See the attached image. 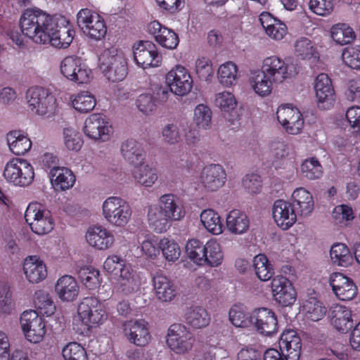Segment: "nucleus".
Here are the masks:
<instances>
[{
	"label": "nucleus",
	"mask_w": 360,
	"mask_h": 360,
	"mask_svg": "<svg viewBox=\"0 0 360 360\" xmlns=\"http://www.w3.org/2000/svg\"><path fill=\"white\" fill-rule=\"evenodd\" d=\"M279 348L288 360H299L301 355L302 340L292 329L285 330L279 340Z\"/></svg>",
	"instance_id": "27"
},
{
	"label": "nucleus",
	"mask_w": 360,
	"mask_h": 360,
	"mask_svg": "<svg viewBox=\"0 0 360 360\" xmlns=\"http://www.w3.org/2000/svg\"><path fill=\"white\" fill-rule=\"evenodd\" d=\"M147 30L160 46L167 49H175L179 43L178 34L157 20L150 22L148 25Z\"/></svg>",
	"instance_id": "24"
},
{
	"label": "nucleus",
	"mask_w": 360,
	"mask_h": 360,
	"mask_svg": "<svg viewBox=\"0 0 360 360\" xmlns=\"http://www.w3.org/2000/svg\"><path fill=\"white\" fill-rule=\"evenodd\" d=\"M83 131L88 138L98 142L109 141L113 133L111 124L101 114H92L86 118Z\"/></svg>",
	"instance_id": "13"
},
{
	"label": "nucleus",
	"mask_w": 360,
	"mask_h": 360,
	"mask_svg": "<svg viewBox=\"0 0 360 360\" xmlns=\"http://www.w3.org/2000/svg\"><path fill=\"white\" fill-rule=\"evenodd\" d=\"M166 83L171 93L184 96L192 89L193 79L189 71L181 65L174 66L166 75Z\"/></svg>",
	"instance_id": "14"
},
{
	"label": "nucleus",
	"mask_w": 360,
	"mask_h": 360,
	"mask_svg": "<svg viewBox=\"0 0 360 360\" xmlns=\"http://www.w3.org/2000/svg\"><path fill=\"white\" fill-rule=\"evenodd\" d=\"M195 72L200 79L210 81L214 75L212 61L205 56L198 57L195 63Z\"/></svg>",
	"instance_id": "62"
},
{
	"label": "nucleus",
	"mask_w": 360,
	"mask_h": 360,
	"mask_svg": "<svg viewBox=\"0 0 360 360\" xmlns=\"http://www.w3.org/2000/svg\"><path fill=\"white\" fill-rule=\"evenodd\" d=\"M156 297L162 302H169L176 296V287L172 280L162 273H156L152 278Z\"/></svg>",
	"instance_id": "33"
},
{
	"label": "nucleus",
	"mask_w": 360,
	"mask_h": 360,
	"mask_svg": "<svg viewBox=\"0 0 360 360\" xmlns=\"http://www.w3.org/2000/svg\"><path fill=\"white\" fill-rule=\"evenodd\" d=\"M217 77L219 83L224 87L236 85L239 78L238 65L233 61L222 63L218 68Z\"/></svg>",
	"instance_id": "44"
},
{
	"label": "nucleus",
	"mask_w": 360,
	"mask_h": 360,
	"mask_svg": "<svg viewBox=\"0 0 360 360\" xmlns=\"http://www.w3.org/2000/svg\"><path fill=\"white\" fill-rule=\"evenodd\" d=\"M330 35L333 41L340 45L349 44L355 38L353 29L345 23H338L332 26Z\"/></svg>",
	"instance_id": "52"
},
{
	"label": "nucleus",
	"mask_w": 360,
	"mask_h": 360,
	"mask_svg": "<svg viewBox=\"0 0 360 360\" xmlns=\"http://www.w3.org/2000/svg\"><path fill=\"white\" fill-rule=\"evenodd\" d=\"M121 153L124 160L134 167L145 162L146 153L142 143L135 139L124 141L121 146Z\"/></svg>",
	"instance_id": "38"
},
{
	"label": "nucleus",
	"mask_w": 360,
	"mask_h": 360,
	"mask_svg": "<svg viewBox=\"0 0 360 360\" xmlns=\"http://www.w3.org/2000/svg\"><path fill=\"white\" fill-rule=\"evenodd\" d=\"M271 291L275 300L283 307L292 305L297 293L292 283L283 276H276L271 282Z\"/></svg>",
	"instance_id": "21"
},
{
	"label": "nucleus",
	"mask_w": 360,
	"mask_h": 360,
	"mask_svg": "<svg viewBox=\"0 0 360 360\" xmlns=\"http://www.w3.org/2000/svg\"><path fill=\"white\" fill-rule=\"evenodd\" d=\"M329 283L335 296L341 300H351L357 294V288L353 281L342 274H332Z\"/></svg>",
	"instance_id": "26"
},
{
	"label": "nucleus",
	"mask_w": 360,
	"mask_h": 360,
	"mask_svg": "<svg viewBox=\"0 0 360 360\" xmlns=\"http://www.w3.org/2000/svg\"><path fill=\"white\" fill-rule=\"evenodd\" d=\"M20 324L29 342L38 343L43 340L46 333L45 323L36 311H24L20 316Z\"/></svg>",
	"instance_id": "15"
},
{
	"label": "nucleus",
	"mask_w": 360,
	"mask_h": 360,
	"mask_svg": "<svg viewBox=\"0 0 360 360\" xmlns=\"http://www.w3.org/2000/svg\"><path fill=\"white\" fill-rule=\"evenodd\" d=\"M250 224L247 214L239 210L230 211L226 217V228L233 235L240 236L245 233L249 230Z\"/></svg>",
	"instance_id": "39"
},
{
	"label": "nucleus",
	"mask_w": 360,
	"mask_h": 360,
	"mask_svg": "<svg viewBox=\"0 0 360 360\" xmlns=\"http://www.w3.org/2000/svg\"><path fill=\"white\" fill-rule=\"evenodd\" d=\"M147 221L149 227L156 233H164L169 227V219L164 211L157 204L148 206L147 210Z\"/></svg>",
	"instance_id": "40"
},
{
	"label": "nucleus",
	"mask_w": 360,
	"mask_h": 360,
	"mask_svg": "<svg viewBox=\"0 0 360 360\" xmlns=\"http://www.w3.org/2000/svg\"><path fill=\"white\" fill-rule=\"evenodd\" d=\"M134 58L136 64L143 69L159 67L162 56L155 45L149 41H140L133 46Z\"/></svg>",
	"instance_id": "16"
},
{
	"label": "nucleus",
	"mask_w": 360,
	"mask_h": 360,
	"mask_svg": "<svg viewBox=\"0 0 360 360\" xmlns=\"http://www.w3.org/2000/svg\"><path fill=\"white\" fill-rule=\"evenodd\" d=\"M229 319L234 326L238 328H246L251 323L250 315H248L245 307L242 304H234L231 307L229 311Z\"/></svg>",
	"instance_id": "55"
},
{
	"label": "nucleus",
	"mask_w": 360,
	"mask_h": 360,
	"mask_svg": "<svg viewBox=\"0 0 360 360\" xmlns=\"http://www.w3.org/2000/svg\"><path fill=\"white\" fill-rule=\"evenodd\" d=\"M194 338L191 331L182 324L172 325L167 332V344L176 354L188 353L193 345Z\"/></svg>",
	"instance_id": "11"
},
{
	"label": "nucleus",
	"mask_w": 360,
	"mask_h": 360,
	"mask_svg": "<svg viewBox=\"0 0 360 360\" xmlns=\"http://www.w3.org/2000/svg\"><path fill=\"white\" fill-rule=\"evenodd\" d=\"M63 143L69 150L78 151L83 145V141L79 133L72 127L63 130Z\"/></svg>",
	"instance_id": "63"
},
{
	"label": "nucleus",
	"mask_w": 360,
	"mask_h": 360,
	"mask_svg": "<svg viewBox=\"0 0 360 360\" xmlns=\"http://www.w3.org/2000/svg\"><path fill=\"white\" fill-rule=\"evenodd\" d=\"M223 259L224 252L221 245L215 238L208 240L206 242L202 266L207 265L212 267H217L222 263Z\"/></svg>",
	"instance_id": "46"
},
{
	"label": "nucleus",
	"mask_w": 360,
	"mask_h": 360,
	"mask_svg": "<svg viewBox=\"0 0 360 360\" xmlns=\"http://www.w3.org/2000/svg\"><path fill=\"white\" fill-rule=\"evenodd\" d=\"M19 25L25 36L35 43L45 44L50 40L54 18L38 8H27L21 15Z\"/></svg>",
	"instance_id": "1"
},
{
	"label": "nucleus",
	"mask_w": 360,
	"mask_h": 360,
	"mask_svg": "<svg viewBox=\"0 0 360 360\" xmlns=\"http://www.w3.org/2000/svg\"><path fill=\"white\" fill-rule=\"evenodd\" d=\"M250 89L258 96H269L276 84L262 69L250 70L248 79Z\"/></svg>",
	"instance_id": "28"
},
{
	"label": "nucleus",
	"mask_w": 360,
	"mask_h": 360,
	"mask_svg": "<svg viewBox=\"0 0 360 360\" xmlns=\"http://www.w3.org/2000/svg\"><path fill=\"white\" fill-rule=\"evenodd\" d=\"M25 218L32 231L39 236L49 233L55 226L51 212L37 202H32L28 205Z\"/></svg>",
	"instance_id": "7"
},
{
	"label": "nucleus",
	"mask_w": 360,
	"mask_h": 360,
	"mask_svg": "<svg viewBox=\"0 0 360 360\" xmlns=\"http://www.w3.org/2000/svg\"><path fill=\"white\" fill-rule=\"evenodd\" d=\"M251 324L260 334L270 336L278 330V320L275 313L270 309H255L250 315Z\"/></svg>",
	"instance_id": "17"
},
{
	"label": "nucleus",
	"mask_w": 360,
	"mask_h": 360,
	"mask_svg": "<svg viewBox=\"0 0 360 360\" xmlns=\"http://www.w3.org/2000/svg\"><path fill=\"white\" fill-rule=\"evenodd\" d=\"M103 269L118 281L120 288L124 294L138 291L145 282V278L132 268L131 264L117 255H110L105 259Z\"/></svg>",
	"instance_id": "2"
},
{
	"label": "nucleus",
	"mask_w": 360,
	"mask_h": 360,
	"mask_svg": "<svg viewBox=\"0 0 360 360\" xmlns=\"http://www.w3.org/2000/svg\"><path fill=\"white\" fill-rule=\"evenodd\" d=\"M158 245L167 262H174L179 259L181 253V248L174 240L163 238L158 243Z\"/></svg>",
	"instance_id": "57"
},
{
	"label": "nucleus",
	"mask_w": 360,
	"mask_h": 360,
	"mask_svg": "<svg viewBox=\"0 0 360 360\" xmlns=\"http://www.w3.org/2000/svg\"><path fill=\"white\" fill-rule=\"evenodd\" d=\"M60 72L65 79L77 84H86L94 79L92 70L77 56L64 58L60 63Z\"/></svg>",
	"instance_id": "8"
},
{
	"label": "nucleus",
	"mask_w": 360,
	"mask_h": 360,
	"mask_svg": "<svg viewBox=\"0 0 360 360\" xmlns=\"http://www.w3.org/2000/svg\"><path fill=\"white\" fill-rule=\"evenodd\" d=\"M101 214L110 226L122 229L130 222L132 209L129 203L122 198L110 196L102 202Z\"/></svg>",
	"instance_id": "5"
},
{
	"label": "nucleus",
	"mask_w": 360,
	"mask_h": 360,
	"mask_svg": "<svg viewBox=\"0 0 360 360\" xmlns=\"http://www.w3.org/2000/svg\"><path fill=\"white\" fill-rule=\"evenodd\" d=\"M99 68L109 81H123L128 74L127 56L121 49L115 47L105 49L99 56Z\"/></svg>",
	"instance_id": "4"
},
{
	"label": "nucleus",
	"mask_w": 360,
	"mask_h": 360,
	"mask_svg": "<svg viewBox=\"0 0 360 360\" xmlns=\"http://www.w3.org/2000/svg\"><path fill=\"white\" fill-rule=\"evenodd\" d=\"M23 271L26 279L31 283H38L44 280L48 274L44 262L37 255L28 256L23 263Z\"/></svg>",
	"instance_id": "30"
},
{
	"label": "nucleus",
	"mask_w": 360,
	"mask_h": 360,
	"mask_svg": "<svg viewBox=\"0 0 360 360\" xmlns=\"http://www.w3.org/2000/svg\"><path fill=\"white\" fill-rule=\"evenodd\" d=\"M181 126L176 123L165 124L161 131L162 141L169 145H175L181 140Z\"/></svg>",
	"instance_id": "64"
},
{
	"label": "nucleus",
	"mask_w": 360,
	"mask_h": 360,
	"mask_svg": "<svg viewBox=\"0 0 360 360\" xmlns=\"http://www.w3.org/2000/svg\"><path fill=\"white\" fill-rule=\"evenodd\" d=\"M314 89L318 107L323 110L330 108L335 103V91L329 77L319 74L315 79Z\"/></svg>",
	"instance_id": "19"
},
{
	"label": "nucleus",
	"mask_w": 360,
	"mask_h": 360,
	"mask_svg": "<svg viewBox=\"0 0 360 360\" xmlns=\"http://www.w3.org/2000/svg\"><path fill=\"white\" fill-rule=\"evenodd\" d=\"M35 306L40 314L46 316H51L56 311V305L49 295L43 291L35 294Z\"/></svg>",
	"instance_id": "59"
},
{
	"label": "nucleus",
	"mask_w": 360,
	"mask_h": 360,
	"mask_svg": "<svg viewBox=\"0 0 360 360\" xmlns=\"http://www.w3.org/2000/svg\"><path fill=\"white\" fill-rule=\"evenodd\" d=\"M51 184L56 191H65L72 188L76 177L72 170L65 167L53 168L49 172Z\"/></svg>",
	"instance_id": "34"
},
{
	"label": "nucleus",
	"mask_w": 360,
	"mask_h": 360,
	"mask_svg": "<svg viewBox=\"0 0 360 360\" xmlns=\"http://www.w3.org/2000/svg\"><path fill=\"white\" fill-rule=\"evenodd\" d=\"M55 292L63 302L75 300L79 292V286L74 277L64 275L60 277L55 284Z\"/></svg>",
	"instance_id": "31"
},
{
	"label": "nucleus",
	"mask_w": 360,
	"mask_h": 360,
	"mask_svg": "<svg viewBox=\"0 0 360 360\" xmlns=\"http://www.w3.org/2000/svg\"><path fill=\"white\" fill-rule=\"evenodd\" d=\"M276 117L278 122L287 133L296 135L302 131L304 127V119L297 108L282 105L277 109Z\"/></svg>",
	"instance_id": "18"
},
{
	"label": "nucleus",
	"mask_w": 360,
	"mask_h": 360,
	"mask_svg": "<svg viewBox=\"0 0 360 360\" xmlns=\"http://www.w3.org/2000/svg\"><path fill=\"white\" fill-rule=\"evenodd\" d=\"M292 205L300 217H308L314 210V202L311 193L303 187L297 188L292 193Z\"/></svg>",
	"instance_id": "37"
},
{
	"label": "nucleus",
	"mask_w": 360,
	"mask_h": 360,
	"mask_svg": "<svg viewBox=\"0 0 360 360\" xmlns=\"http://www.w3.org/2000/svg\"><path fill=\"white\" fill-rule=\"evenodd\" d=\"M64 360H88L86 349L76 342L68 343L62 349Z\"/></svg>",
	"instance_id": "60"
},
{
	"label": "nucleus",
	"mask_w": 360,
	"mask_h": 360,
	"mask_svg": "<svg viewBox=\"0 0 360 360\" xmlns=\"http://www.w3.org/2000/svg\"><path fill=\"white\" fill-rule=\"evenodd\" d=\"M203 228L210 233L217 236L223 233L224 225L219 213L212 209H205L200 214Z\"/></svg>",
	"instance_id": "43"
},
{
	"label": "nucleus",
	"mask_w": 360,
	"mask_h": 360,
	"mask_svg": "<svg viewBox=\"0 0 360 360\" xmlns=\"http://www.w3.org/2000/svg\"><path fill=\"white\" fill-rule=\"evenodd\" d=\"M50 43L53 46L65 49L72 42L75 32L69 26L58 27L54 20L53 30L50 32Z\"/></svg>",
	"instance_id": "45"
},
{
	"label": "nucleus",
	"mask_w": 360,
	"mask_h": 360,
	"mask_svg": "<svg viewBox=\"0 0 360 360\" xmlns=\"http://www.w3.org/2000/svg\"><path fill=\"white\" fill-rule=\"evenodd\" d=\"M302 311L307 319L313 321L321 320L326 314V309L316 297H309L302 304Z\"/></svg>",
	"instance_id": "51"
},
{
	"label": "nucleus",
	"mask_w": 360,
	"mask_h": 360,
	"mask_svg": "<svg viewBox=\"0 0 360 360\" xmlns=\"http://www.w3.org/2000/svg\"><path fill=\"white\" fill-rule=\"evenodd\" d=\"M107 314L101 303L92 297L83 298L77 307V316L72 321L73 330L83 334L90 328L102 324Z\"/></svg>",
	"instance_id": "3"
},
{
	"label": "nucleus",
	"mask_w": 360,
	"mask_h": 360,
	"mask_svg": "<svg viewBox=\"0 0 360 360\" xmlns=\"http://www.w3.org/2000/svg\"><path fill=\"white\" fill-rule=\"evenodd\" d=\"M226 180V174L222 166L212 164L205 166L200 175V181L205 188L215 191L221 188Z\"/></svg>",
	"instance_id": "29"
},
{
	"label": "nucleus",
	"mask_w": 360,
	"mask_h": 360,
	"mask_svg": "<svg viewBox=\"0 0 360 360\" xmlns=\"http://www.w3.org/2000/svg\"><path fill=\"white\" fill-rule=\"evenodd\" d=\"M206 243L203 244L198 239H190L187 241L185 250L188 257L195 264L202 266L203 257L205 252Z\"/></svg>",
	"instance_id": "53"
},
{
	"label": "nucleus",
	"mask_w": 360,
	"mask_h": 360,
	"mask_svg": "<svg viewBox=\"0 0 360 360\" xmlns=\"http://www.w3.org/2000/svg\"><path fill=\"white\" fill-rule=\"evenodd\" d=\"M185 319L188 325L196 329L205 328L210 322V317L207 310L198 306L188 309Z\"/></svg>",
	"instance_id": "47"
},
{
	"label": "nucleus",
	"mask_w": 360,
	"mask_h": 360,
	"mask_svg": "<svg viewBox=\"0 0 360 360\" xmlns=\"http://www.w3.org/2000/svg\"><path fill=\"white\" fill-rule=\"evenodd\" d=\"M272 215L277 226L283 230L289 229L297 221V213L292 204L283 200L274 202Z\"/></svg>",
	"instance_id": "23"
},
{
	"label": "nucleus",
	"mask_w": 360,
	"mask_h": 360,
	"mask_svg": "<svg viewBox=\"0 0 360 360\" xmlns=\"http://www.w3.org/2000/svg\"><path fill=\"white\" fill-rule=\"evenodd\" d=\"M252 266L257 277L260 281H269L274 274V267L264 254H259L254 257Z\"/></svg>",
	"instance_id": "48"
},
{
	"label": "nucleus",
	"mask_w": 360,
	"mask_h": 360,
	"mask_svg": "<svg viewBox=\"0 0 360 360\" xmlns=\"http://www.w3.org/2000/svg\"><path fill=\"white\" fill-rule=\"evenodd\" d=\"M193 121L198 129H209L212 124L211 109L204 104L198 105L194 109Z\"/></svg>",
	"instance_id": "54"
},
{
	"label": "nucleus",
	"mask_w": 360,
	"mask_h": 360,
	"mask_svg": "<svg viewBox=\"0 0 360 360\" xmlns=\"http://www.w3.org/2000/svg\"><path fill=\"white\" fill-rule=\"evenodd\" d=\"M158 205L164 211L171 221L181 220L185 216V211L179 198L173 194H164L158 200Z\"/></svg>",
	"instance_id": "36"
},
{
	"label": "nucleus",
	"mask_w": 360,
	"mask_h": 360,
	"mask_svg": "<svg viewBox=\"0 0 360 360\" xmlns=\"http://www.w3.org/2000/svg\"><path fill=\"white\" fill-rule=\"evenodd\" d=\"M131 175L136 184L146 188L152 187L158 179L156 169L145 162L134 167Z\"/></svg>",
	"instance_id": "41"
},
{
	"label": "nucleus",
	"mask_w": 360,
	"mask_h": 360,
	"mask_svg": "<svg viewBox=\"0 0 360 360\" xmlns=\"http://www.w3.org/2000/svg\"><path fill=\"white\" fill-rule=\"evenodd\" d=\"M302 175L309 180L320 179L323 175V168L315 158L306 159L300 165Z\"/></svg>",
	"instance_id": "56"
},
{
	"label": "nucleus",
	"mask_w": 360,
	"mask_h": 360,
	"mask_svg": "<svg viewBox=\"0 0 360 360\" xmlns=\"http://www.w3.org/2000/svg\"><path fill=\"white\" fill-rule=\"evenodd\" d=\"M330 322L338 331L346 333L354 325L352 310L341 304H335L330 309Z\"/></svg>",
	"instance_id": "32"
},
{
	"label": "nucleus",
	"mask_w": 360,
	"mask_h": 360,
	"mask_svg": "<svg viewBox=\"0 0 360 360\" xmlns=\"http://www.w3.org/2000/svg\"><path fill=\"white\" fill-rule=\"evenodd\" d=\"M3 176L5 180L14 186H27L33 181V167L26 160L13 158L4 167Z\"/></svg>",
	"instance_id": "9"
},
{
	"label": "nucleus",
	"mask_w": 360,
	"mask_h": 360,
	"mask_svg": "<svg viewBox=\"0 0 360 360\" xmlns=\"http://www.w3.org/2000/svg\"><path fill=\"white\" fill-rule=\"evenodd\" d=\"M330 256L332 262L340 266H348L353 262V256L344 243H335L332 245Z\"/></svg>",
	"instance_id": "50"
},
{
	"label": "nucleus",
	"mask_w": 360,
	"mask_h": 360,
	"mask_svg": "<svg viewBox=\"0 0 360 360\" xmlns=\"http://www.w3.org/2000/svg\"><path fill=\"white\" fill-rule=\"evenodd\" d=\"M170 95L167 89L160 88L155 93L140 94L136 100V106L139 111L145 115L154 114L159 105L165 103Z\"/></svg>",
	"instance_id": "22"
},
{
	"label": "nucleus",
	"mask_w": 360,
	"mask_h": 360,
	"mask_svg": "<svg viewBox=\"0 0 360 360\" xmlns=\"http://www.w3.org/2000/svg\"><path fill=\"white\" fill-rule=\"evenodd\" d=\"M295 54L302 60L310 59L316 57V51L311 41L306 37H301L297 39L294 45Z\"/></svg>",
	"instance_id": "58"
},
{
	"label": "nucleus",
	"mask_w": 360,
	"mask_h": 360,
	"mask_svg": "<svg viewBox=\"0 0 360 360\" xmlns=\"http://www.w3.org/2000/svg\"><path fill=\"white\" fill-rule=\"evenodd\" d=\"M259 21L266 34L273 40L281 41L288 33L285 24L274 18L269 13H262L259 15Z\"/></svg>",
	"instance_id": "35"
},
{
	"label": "nucleus",
	"mask_w": 360,
	"mask_h": 360,
	"mask_svg": "<svg viewBox=\"0 0 360 360\" xmlns=\"http://www.w3.org/2000/svg\"><path fill=\"white\" fill-rule=\"evenodd\" d=\"M215 105L221 111L230 112L237 106V101L235 96L229 91H224L215 95Z\"/></svg>",
	"instance_id": "61"
},
{
	"label": "nucleus",
	"mask_w": 360,
	"mask_h": 360,
	"mask_svg": "<svg viewBox=\"0 0 360 360\" xmlns=\"http://www.w3.org/2000/svg\"><path fill=\"white\" fill-rule=\"evenodd\" d=\"M261 69L275 83L278 84L297 75V72L292 65L275 55L264 58Z\"/></svg>",
	"instance_id": "12"
},
{
	"label": "nucleus",
	"mask_w": 360,
	"mask_h": 360,
	"mask_svg": "<svg viewBox=\"0 0 360 360\" xmlns=\"http://www.w3.org/2000/svg\"><path fill=\"white\" fill-rule=\"evenodd\" d=\"M9 150L15 155H22L29 151L32 142L29 137L20 131H12L6 135Z\"/></svg>",
	"instance_id": "42"
},
{
	"label": "nucleus",
	"mask_w": 360,
	"mask_h": 360,
	"mask_svg": "<svg viewBox=\"0 0 360 360\" xmlns=\"http://www.w3.org/2000/svg\"><path fill=\"white\" fill-rule=\"evenodd\" d=\"M27 100L30 111L35 115L50 117L56 113V98L44 88L34 86L29 89Z\"/></svg>",
	"instance_id": "6"
},
{
	"label": "nucleus",
	"mask_w": 360,
	"mask_h": 360,
	"mask_svg": "<svg viewBox=\"0 0 360 360\" xmlns=\"http://www.w3.org/2000/svg\"><path fill=\"white\" fill-rule=\"evenodd\" d=\"M85 239L91 247L99 250L110 248L115 241L112 233L102 226H90L86 232Z\"/></svg>",
	"instance_id": "25"
},
{
	"label": "nucleus",
	"mask_w": 360,
	"mask_h": 360,
	"mask_svg": "<svg viewBox=\"0 0 360 360\" xmlns=\"http://www.w3.org/2000/svg\"><path fill=\"white\" fill-rule=\"evenodd\" d=\"M70 101L73 108L80 113H87L96 105L94 96L88 91H82L71 96Z\"/></svg>",
	"instance_id": "49"
},
{
	"label": "nucleus",
	"mask_w": 360,
	"mask_h": 360,
	"mask_svg": "<svg viewBox=\"0 0 360 360\" xmlns=\"http://www.w3.org/2000/svg\"><path fill=\"white\" fill-rule=\"evenodd\" d=\"M147 325V322L143 319L127 321L123 324V332L131 343L139 347H144L151 339Z\"/></svg>",
	"instance_id": "20"
},
{
	"label": "nucleus",
	"mask_w": 360,
	"mask_h": 360,
	"mask_svg": "<svg viewBox=\"0 0 360 360\" xmlns=\"http://www.w3.org/2000/svg\"><path fill=\"white\" fill-rule=\"evenodd\" d=\"M77 23L83 32L96 40L103 39L107 32V27L103 18L95 11L81 9L77 15Z\"/></svg>",
	"instance_id": "10"
}]
</instances>
